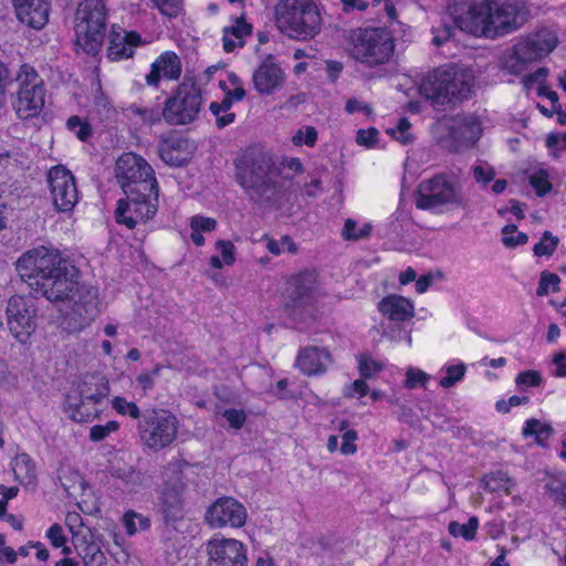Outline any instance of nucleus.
<instances>
[{
    "instance_id": "1",
    "label": "nucleus",
    "mask_w": 566,
    "mask_h": 566,
    "mask_svg": "<svg viewBox=\"0 0 566 566\" xmlns=\"http://www.w3.org/2000/svg\"><path fill=\"white\" fill-rule=\"evenodd\" d=\"M15 270L33 296L51 303L73 302L71 329H83L98 314L97 291L78 282L77 269L59 250L44 245L31 249L17 260Z\"/></svg>"
},
{
    "instance_id": "2",
    "label": "nucleus",
    "mask_w": 566,
    "mask_h": 566,
    "mask_svg": "<svg viewBox=\"0 0 566 566\" xmlns=\"http://www.w3.org/2000/svg\"><path fill=\"white\" fill-rule=\"evenodd\" d=\"M448 12L460 30L490 39L513 32L527 20L524 4L514 0H450Z\"/></svg>"
},
{
    "instance_id": "3",
    "label": "nucleus",
    "mask_w": 566,
    "mask_h": 566,
    "mask_svg": "<svg viewBox=\"0 0 566 566\" xmlns=\"http://www.w3.org/2000/svg\"><path fill=\"white\" fill-rule=\"evenodd\" d=\"M237 180L255 203L272 206L280 199L279 169L272 156L263 150L251 149L241 158Z\"/></svg>"
},
{
    "instance_id": "4",
    "label": "nucleus",
    "mask_w": 566,
    "mask_h": 566,
    "mask_svg": "<svg viewBox=\"0 0 566 566\" xmlns=\"http://www.w3.org/2000/svg\"><path fill=\"white\" fill-rule=\"evenodd\" d=\"M474 75L471 70L457 65L442 66L424 80L421 93L436 106L458 104L471 97Z\"/></svg>"
},
{
    "instance_id": "5",
    "label": "nucleus",
    "mask_w": 566,
    "mask_h": 566,
    "mask_svg": "<svg viewBox=\"0 0 566 566\" xmlns=\"http://www.w3.org/2000/svg\"><path fill=\"white\" fill-rule=\"evenodd\" d=\"M279 30L291 39H314L322 28V18L312 0H281L274 9Z\"/></svg>"
},
{
    "instance_id": "6",
    "label": "nucleus",
    "mask_w": 566,
    "mask_h": 566,
    "mask_svg": "<svg viewBox=\"0 0 566 566\" xmlns=\"http://www.w3.org/2000/svg\"><path fill=\"white\" fill-rule=\"evenodd\" d=\"M415 205L420 210L439 213L446 207L464 208L468 199L454 174L439 172L419 182Z\"/></svg>"
},
{
    "instance_id": "7",
    "label": "nucleus",
    "mask_w": 566,
    "mask_h": 566,
    "mask_svg": "<svg viewBox=\"0 0 566 566\" xmlns=\"http://www.w3.org/2000/svg\"><path fill=\"white\" fill-rule=\"evenodd\" d=\"M106 6L102 0H84L75 12L77 44L83 51L95 56L99 53L106 30Z\"/></svg>"
},
{
    "instance_id": "8",
    "label": "nucleus",
    "mask_w": 566,
    "mask_h": 566,
    "mask_svg": "<svg viewBox=\"0 0 566 566\" xmlns=\"http://www.w3.org/2000/svg\"><path fill=\"white\" fill-rule=\"evenodd\" d=\"M483 128L474 114L444 116L436 125L437 143L449 153L473 146L482 136Z\"/></svg>"
},
{
    "instance_id": "9",
    "label": "nucleus",
    "mask_w": 566,
    "mask_h": 566,
    "mask_svg": "<svg viewBox=\"0 0 566 566\" xmlns=\"http://www.w3.org/2000/svg\"><path fill=\"white\" fill-rule=\"evenodd\" d=\"M116 178L127 198H137L145 191L154 192V201L158 200V184L153 168L135 154L122 155L115 167Z\"/></svg>"
},
{
    "instance_id": "10",
    "label": "nucleus",
    "mask_w": 566,
    "mask_h": 566,
    "mask_svg": "<svg viewBox=\"0 0 566 566\" xmlns=\"http://www.w3.org/2000/svg\"><path fill=\"white\" fill-rule=\"evenodd\" d=\"M316 280L317 274L313 270L303 271L292 279L283 308L296 324H307L316 316Z\"/></svg>"
},
{
    "instance_id": "11",
    "label": "nucleus",
    "mask_w": 566,
    "mask_h": 566,
    "mask_svg": "<svg viewBox=\"0 0 566 566\" xmlns=\"http://www.w3.org/2000/svg\"><path fill=\"white\" fill-rule=\"evenodd\" d=\"M394 50V39L386 29H365L355 39L350 56L368 67H375L389 62Z\"/></svg>"
},
{
    "instance_id": "12",
    "label": "nucleus",
    "mask_w": 566,
    "mask_h": 566,
    "mask_svg": "<svg viewBox=\"0 0 566 566\" xmlns=\"http://www.w3.org/2000/svg\"><path fill=\"white\" fill-rule=\"evenodd\" d=\"M178 420L164 409L146 410L138 422V433L144 446L159 451L176 439Z\"/></svg>"
},
{
    "instance_id": "13",
    "label": "nucleus",
    "mask_w": 566,
    "mask_h": 566,
    "mask_svg": "<svg viewBox=\"0 0 566 566\" xmlns=\"http://www.w3.org/2000/svg\"><path fill=\"white\" fill-rule=\"evenodd\" d=\"M201 105V88L193 81H184L166 101L161 114L169 125H187L197 118Z\"/></svg>"
},
{
    "instance_id": "14",
    "label": "nucleus",
    "mask_w": 566,
    "mask_h": 566,
    "mask_svg": "<svg viewBox=\"0 0 566 566\" xmlns=\"http://www.w3.org/2000/svg\"><path fill=\"white\" fill-rule=\"evenodd\" d=\"M36 306L34 302L22 295H12L7 302V325L12 336L24 344L36 327Z\"/></svg>"
},
{
    "instance_id": "15",
    "label": "nucleus",
    "mask_w": 566,
    "mask_h": 566,
    "mask_svg": "<svg viewBox=\"0 0 566 566\" xmlns=\"http://www.w3.org/2000/svg\"><path fill=\"white\" fill-rule=\"evenodd\" d=\"M48 182L53 203L57 211H72L78 200L75 178L65 167L59 165L48 172Z\"/></svg>"
},
{
    "instance_id": "16",
    "label": "nucleus",
    "mask_w": 566,
    "mask_h": 566,
    "mask_svg": "<svg viewBox=\"0 0 566 566\" xmlns=\"http://www.w3.org/2000/svg\"><path fill=\"white\" fill-rule=\"evenodd\" d=\"M247 510L238 500L221 496L210 504L205 514V522L212 528L241 527L247 521Z\"/></svg>"
},
{
    "instance_id": "17",
    "label": "nucleus",
    "mask_w": 566,
    "mask_h": 566,
    "mask_svg": "<svg viewBox=\"0 0 566 566\" xmlns=\"http://www.w3.org/2000/svg\"><path fill=\"white\" fill-rule=\"evenodd\" d=\"M136 197L119 199L114 213L116 222L125 224L130 230L136 227L138 220L146 222L157 212V201H151L154 192L145 191Z\"/></svg>"
},
{
    "instance_id": "18",
    "label": "nucleus",
    "mask_w": 566,
    "mask_h": 566,
    "mask_svg": "<svg viewBox=\"0 0 566 566\" xmlns=\"http://www.w3.org/2000/svg\"><path fill=\"white\" fill-rule=\"evenodd\" d=\"M207 566H248L247 548L234 538H211L207 543Z\"/></svg>"
},
{
    "instance_id": "19",
    "label": "nucleus",
    "mask_w": 566,
    "mask_h": 566,
    "mask_svg": "<svg viewBox=\"0 0 566 566\" xmlns=\"http://www.w3.org/2000/svg\"><path fill=\"white\" fill-rule=\"evenodd\" d=\"M186 489L180 471L175 472L172 479L165 482L160 495V513L164 523L169 526L184 518L182 494Z\"/></svg>"
},
{
    "instance_id": "20",
    "label": "nucleus",
    "mask_w": 566,
    "mask_h": 566,
    "mask_svg": "<svg viewBox=\"0 0 566 566\" xmlns=\"http://www.w3.org/2000/svg\"><path fill=\"white\" fill-rule=\"evenodd\" d=\"M145 43L136 31H127L114 24L108 34L107 56L112 61L129 59L134 55L135 49Z\"/></svg>"
},
{
    "instance_id": "21",
    "label": "nucleus",
    "mask_w": 566,
    "mask_h": 566,
    "mask_svg": "<svg viewBox=\"0 0 566 566\" xmlns=\"http://www.w3.org/2000/svg\"><path fill=\"white\" fill-rule=\"evenodd\" d=\"M195 148L190 139L170 135L161 138L158 145V154L167 165L181 167L190 161Z\"/></svg>"
},
{
    "instance_id": "22",
    "label": "nucleus",
    "mask_w": 566,
    "mask_h": 566,
    "mask_svg": "<svg viewBox=\"0 0 566 566\" xmlns=\"http://www.w3.org/2000/svg\"><path fill=\"white\" fill-rule=\"evenodd\" d=\"M104 397L102 391L83 396V391H67L64 409L75 422H88L97 415L96 403Z\"/></svg>"
},
{
    "instance_id": "23",
    "label": "nucleus",
    "mask_w": 566,
    "mask_h": 566,
    "mask_svg": "<svg viewBox=\"0 0 566 566\" xmlns=\"http://www.w3.org/2000/svg\"><path fill=\"white\" fill-rule=\"evenodd\" d=\"M284 78V72L270 55L255 69L252 82L259 94L270 95L283 85Z\"/></svg>"
},
{
    "instance_id": "24",
    "label": "nucleus",
    "mask_w": 566,
    "mask_h": 566,
    "mask_svg": "<svg viewBox=\"0 0 566 566\" xmlns=\"http://www.w3.org/2000/svg\"><path fill=\"white\" fill-rule=\"evenodd\" d=\"M556 35L548 30H542L518 42L516 51L520 57L536 61L548 55L556 48Z\"/></svg>"
},
{
    "instance_id": "25",
    "label": "nucleus",
    "mask_w": 566,
    "mask_h": 566,
    "mask_svg": "<svg viewBox=\"0 0 566 566\" xmlns=\"http://www.w3.org/2000/svg\"><path fill=\"white\" fill-rule=\"evenodd\" d=\"M17 18L22 23L42 29L49 21L50 0H12Z\"/></svg>"
},
{
    "instance_id": "26",
    "label": "nucleus",
    "mask_w": 566,
    "mask_h": 566,
    "mask_svg": "<svg viewBox=\"0 0 566 566\" xmlns=\"http://www.w3.org/2000/svg\"><path fill=\"white\" fill-rule=\"evenodd\" d=\"M379 312L390 321L405 322L415 316V307L410 300L391 294L378 303Z\"/></svg>"
},
{
    "instance_id": "27",
    "label": "nucleus",
    "mask_w": 566,
    "mask_h": 566,
    "mask_svg": "<svg viewBox=\"0 0 566 566\" xmlns=\"http://www.w3.org/2000/svg\"><path fill=\"white\" fill-rule=\"evenodd\" d=\"M45 90H19L13 107L18 116L29 119L38 116L44 106Z\"/></svg>"
},
{
    "instance_id": "28",
    "label": "nucleus",
    "mask_w": 566,
    "mask_h": 566,
    "mask_svg": "<svg viewBox=\"0 0 566 566\" xmlns=\"http://www.w3.org/2000/svg\"><path fill=\"white\" fill-rule=\"evenodd\" d=\"M331 363V355L318 347H307L300 352L296 365L303 374L308 376L324 373Z\"/></svg>"
},
{
    "instance_id": "29",
    "label": "nucleus",
    "mask_w": 566,
    "mask_h": 566,
    "mask_svg": "<svg viewBox=\"0 0 566 566\" xmlns=\"http://www.w3.org/2000/svg\"><path fill=\"white\" fill-rule=\"evenodd\" d=\"M253 27L243 17L237 18L235 23L223 29V50L228 53L244 45V38L252 34Z\"/></svg>"
},
{
    "instance_id": "30",
    "label": "nucleus",
    "mask_w": 566,
    "mask_h": 566,
    "mask_svg": "<svg viewBox=\"0 0 566 566\" xmlns=\"http://www.w3.org/2000/svg\"><path fill=\"white\" fill-rule=\"evenodd\" d=\"M86 536L76 537L75 548L85 566H106V556L99 545Z\"/></svg>"
},
{
    "instance_id": "31",
    "label": "nucleus",
    "mask_w": 566,
    "mask_h": 566,
    "mask_svg": "<svg viewBox=\"0 0 566 566\" xmlns=\"http://www.w3.org/2000/svg\"><path fill=\"white\" fill-rule=\"evenodd\" d=\"M12 470L15 480L25 485L35 486L36 468L34 461L27 453L17 454L12 460Z\"/></svg>"
},
{
    "instance_id": "32",
    "label": "nucleus",
    "mask_w": 566,
    "mask_h": 566,
    "mask_svg": "<svg viewBox=\"0 0 566 566\" xmlns=\"http://www.w3.org/2000/svg\"><path fill=\"white\" fill-rule=\"evenodd\" d=\"M231 107L232 98L230 96H224L220 103L212 102L210 104L209 109L216 117V124L219 128H224L234 122L235 114L230 112Z\"/></svg>"
},
{
    "instance_id": "33",
    "label": "nucleus",
    "mask_w": 566,
    "mask_h": 566,
    "mask_svg": "<svg viewBox=\"0 0 566 566\" xmlns=\"http://www.w3.org/2000/svg\"><path fill=\"white\" fill-rule=\"evenodd\" d=\"M17 81L19 83V90H44L42 78L39 76L34 67L29 64L21 65Z\"/></svg>"
},
{
    "instance_id": "34",
    "label": "nucleus",
    "mask_w": 566,
    "mask_h": 566,
    "mask_svg": "<svg viewBox=\"0 0 566 566\" xmlns=\"http://www.w3.org/2000/svg\"><path fill=\"white\" fill-rule=\"evenodd\" d=\"M159 69L170 80H177L181 74V63L174 52H165L157 59Z\"/></svg>"
},
{
    "instance_id": "35",
    "label": "nucleus",
    "mask_w": 566,
    "mask_h": 566,
    "mask_svg": "<svg viewBox=\"0 0 566 566\" xmlns=\"http://www.w3.org/2000/svg\"><path fill=\"white\" fill-rule=\"evenodd\" d=\"M373 226L370 223H364L360 228L357 227V222L353 219H346L342 235L346 241H359L370 237Z\"/></svg>"
},
{
    "instance_id": "36",
    "label": "nucleus",
    "mask_w": 566,
    "mask_h": 566,
    "mask_svg": "<svg viewBox=\"0 0 566 566\" xmlns=\"http://www.w3.org/2000/svg\"><path fill=\"white\" fill-rule=\"evenodd\" d=\"M216 413L220 415L228 422V428L232 430H240L247 421V413L243 409L223 408L219 405L216 406Z\"/></svg>"
},
{
    "instance_id": "37",
    "label": "nucleus",
    "mask_w": 566,
    "mask_h": 566,
    "mask_svg": "<svg viewBox=\"0 0 566 566\" xmlns=\"http://www.w3.org/2000/svg\"><path fill=\"white\" fill-rule=\"evenodd\" d=\"M123 523L128 535H134L138 531L149 530L151 523L148 516H144L135 511H128L123 516Z\"/></svg>"
},
{
    "instance_id": "38",
    "label": "nucleus",
    "mask_w": 566,
    "mask_h": 566,
    "mask_svg": "<svg viewBox=\"0 0 566 566\" xmlns=\"http://www.w3.org/2000/svg\"><path fill=\"white\" fill-rule=\"evenodd\" d=\"M112 476L119 480L122 486L128 492H133L140 484V475L132 467L113 468Z\"/></svg>"
},
{
    "instance_id": "39",
    "label": "nucleus",
    "mask_w": 566,
    "mask_h": 566,
    "mask_svg": "<svg viewBox=\"0 0 566 566\" xmlns=\"http://www.w3.org/2000/svg\"><path fill=\"white\" fill-rule=\"evenodd\" d=\"M479 526V520L475 516L469 518L468 523L460 524L458 522H450L448 526L449 533L454 536H462L463 538L471 541L475 537V533Z\"/></svg>"
},
{
    "instance_id": "40",
    "label": "nucleus",
    "mask_w": 566,
    "mask_h": 566,
    "mask_svg": "<svg viewBox=\"0 0 566 566\" xmlns=\"http://www.w3.org/2000/svg\"><path fill=\"white\" fill-rule=\"evenodd\" d=\"M553 429L549 424L541 423V421L536 419L527 420L525 427L523 428V436L530 437L534 436L535 440L538 444H543V441L549 438Z\"/></svg>"
},
{
    "instance_id": "41",
    "label": "nucleus",
    "mask_w": 566,
    "mask_h": 566,
    "mask_svg": "<svg viewBox=\"0 0 566 566\" xmlns=\"http://www.w3.org/2000/svg\"><path fill=\"white\" fill-rule=\"evenodd\" d=\"M558 243L559 239L551 231H545L541 241L534 245L533 252L536 256H551L555 252Z\"/></svg>"
},
{
    "instance_id": "42",
    "label": "nucleus",
    "mask_w": 566,
    "mask_h": 566,
    "mask_svg": "<svg viewBox=\"0 0 566 566\" xmlns=\"http://www.w3.org/2000/svg\"><path fill=\"white\" fill-rule=\"evenodd\" d=\"M548 177V172L545 169H538L530 176V185L534 188L538 197H544L552 190L553 186Z\"/></svg>"
},
{
    "instance_id": "43",
    "label": "nucleus",
    "mask_w": 566,
    "mask_h": 566,
    "mask_svg": "<svg viewBox=\"0 0 566 566\" xmlns=\"http://www.w3.org/2000/svg\"><path fill=\"white\" fill-rule=\"evenodd\" d=\"M465 370L467 366L463 363L448 366L447 375L440 379L439 385L443 388L453 387L464 377Z\"/></svg>"
},
{
    "instance_id": "44",
    "label": "nucleus",
    "mask_w": 566,
    "mask_h": 566,
    "mask_svg": "<svg viewBox=\"0 0 566 566\" xmlns=\"http://www.w3.org/2000/svg\"><path fill=\"white\" fill-rule=\"evenodd\" d=\"M483 483L486 490L491 492H497L501 490H507V483L510 479L506 473L502 471L485 474L483 476Z\"/></svg>"
},
{
    "instance_id": "45",
    "label": "nucleus",
    "mask_w": 566,
    "mask_h": 566,
    "mask_svg": "<svg viewBox=\"0 0 566 566\" xmlns=\"http://www.w3.org/2000/svg\"><path fill=\"white\" fill-rule=\"evenodd\" d=\"M66 126L82 142H86L92 136L91 125L83 122L78 116H71L66 122Z\"/></svg>"
},
{
    "instance_id": "46",
    "label": "nucleus",
    "mask_w": 566,
    "mask_h": 566,
    "mask_svg": "<svg viewBox=\"0 0 566 566\" xmlns=\"http://www.w3.org/2000/svg\"><path fill=\"white\" fill-rule=\"evenodd\" d=\"M151 7L169 18H176L182 10V0H150Z\"/></svg>"
},
{
    "instance_id": "47",
    "label": "nucleus",
    "mask_w": 566,
    "mask_h": 566,
    "mask_svg": "<svg viewBox=\"0 0 566 566\" xmlns=\"http://www.w3.org/2000/svg\"><path fill=\"white\" fill-rule=\"evenodd\" d=\"M430 375L418 368H408L406 373L405 387L412 389L416 387H427Z\"/></svg>"
},
{
    "instance_id": "48",
    "label": "nucleus",
    "mask_w": 566,
    "mask_h": 566,
    "mask_svg": "<svg viewBox=\"0 0 566 566\" xmlns=\"http://www.w3.org/2000/svg\"><path fill=\"white\" fill-rule=\"evenodd\" d=\"M559 282L560 279L557 274L551 273L548 271H543L541 273V279L538 283V287L536 291L537 296H544L548 294V286L552 285L553 292L559 291Z\"/></svg>"
},
{
    "instance_id": "49",
    "label": "nucleus",
    "mask_w": 566,
    "mask_h": 566,
    "mask_svg": "<svg viewBox=\"0 0 566 566\" xmlns=\"http://www.w3.org/2000/svg\"><path fill=\"white\" fill-rule=\"evenodd\" d=\"M530 62H534L533 60H524L518 56L516 51V44L513 48V53L505 60L504 69L514 75H518L524 72L526 64Z\"/></svg>"
},
{
    "instance_id": "50",
    "label": "nucleus",
    "mask_w": 566,
    "mask_h": 566,
    "mask_svg": "<svg viewBox=\"0 0 566 566\" xmlns=\"http://www.w3.org/2000/svg\"><path fill=\"white\" fill-rule=\"evenodd\" d=\"M266 248L271 253L275 255H279L282 251L285 250L290 253H295L297 250L296 244L289 235L282 237L280 241L269 240Z\"/></svg>"
},
{
    "instance_id": "51",
    "label": "nucleus",
    "mask_w": 566,
    "mask_h": 566,
    "mask_svg": "<svg viewBox=\"0 0 566 566\" xmlns=\"http://www.w3.org/2000/svg\"><path fill=\"white\" fill-rule=\"evenodd\" d=\"M317 140V130L313 126H306L305 133L298 129L293 136L292 142L294 145L300 146L305 144L306 146L313 147Z\"/></svg>"
},
{
    "instance_id": "52",
    "label": "nucleus",
    "mask_w": 566,
    "mask_h": 566,
    "mask_svg": "<svg viewBox=\"0 0 566 566\" xmlns=\"http://www.w3.org/2000/svg\"><path fill=\"white\" fill-rule=\"evenodd\" d=\"M114 409L122 415H129L134 419H138L140 417V411L136 403L129 402L122 397H115L113 400Z\"/></svg>"
},
{
    "instance_id": "53",
    "label": "nucleus",
    "mask_w": 566,
    "mask_h": 566,
    "mask_svg": "<svg viewBox=\"0 0 566 566\" xmlns=\"http://www.w3.org/2000/svg\"><path fill=\"white\" fill-rule=\"evenodd\" d=\"M546 490L554 502L566 509V482H552L546 484Z\"/></svg>"
},
{
    "instance_id": "54",
    "label": "nucleus",
    "mask_w": 566,
    "mask_h": 566,
    "mask_svg": "<svg viewBox=\"0 0 566 566\" xmlns=\"http://www.w3.org/2000/svg\"><path fill=\"white\" fill-rule=\"evenodd\" d=\"M516 386L538 387L542 384V376L536 370H526L515 378Z\"/></svg>"
},
{
    "instance_id": "55",
    "label": "nucleus",
    "mask_w": 566,
    "mask_h": 566,
    "mask_svg": "<svg viewBox=\"0 0 566 566\" xmlns=\"http://www.w3.org/2000/svg\"><path fill=\"white\" fill-rule=\"evenodd\" d=\"M378 130L375 127L368 129H359L357 132L356 142L360 146L371 148L376 145Z\"/></svg>"
},
{
    "instance_id": "56",
    "label": "nucleus",
    "mask_w": 566,
    "mask_h": 566,
    "mask_svg": "<svg viewBox=\"0 0 566 566\" xmlns=\"http://www.w3.org/2000/svg\"><path fill=\"white\" fill-rule=\"evenodd\" d=\"M216 226L217 221L214 219L202 216H195L190 221L191 230H198L200 232L212 231L214 230Z\"/></svg>"
},
{
    "instance_id": "57",
    "label": "nucleus",
    "mask_w": 566,
    "mask_h": 566,
    "mask_svg": "<svg viewBox=\"0 0 566 566\" xmlns=\"http://www.w3.org/2000/svg\"><path fill=\"white\" fill-rule=\"evenodd\" d=\"M343 442H342V446H340V451L343 454H354L357 450L356 448V444H355V441L357 440L358 438V434L355 430L350 429V430H346L344 433H343Z\"/></svg>"
},
{
    "instance_id": "58",
    "label": "nucleus",
    "mask_w": 566,
    "mask_h": 566,
    "mask_svg": "<svg viewBox=\"0 0 566 566\" xmlns=\"http://www.w3.org/2000/svg\"><path fill=\"white\" fill-rule=\"evenodd\" d=\"M473 177L476 182L486 186L494 179L495 171L492 167H484L482 165H478L473 167Z\"/></svg>"
},
{
    "instance_id": "59",
    "label": "nucleus",
    "mask_w": 566,
    "mask_h": 566,
    "mask_svg": "<svg viewBox=\"0 0 566 566\" xmlns=\"http://www.w3.org/2000/svg\"><path fill=\"white\" fill-rule=\"evenodd\" d=\"M217 249L220 251L222 261L226 265H231L234 263V245L230 241L220 240L216 243Z\"/></svg>"
},
{
    "instance_id": "60",
    "label": "nucleus",
    "mask_w": 566,
    "mask_h": 566,
    "mask_svg": "<svg viewBox=\"0 0 566 566\" xmlns=\"http://www.w3.org/2000/svg\"><path fill=\"white\" fill-rule=\"evenodd\" d=\"M381 369V365L375 360L361 357L359 360V373L363 378H370Z\"/></svg>"
},
{
    "instance_id": "61",
    "label": "nucleus",
    "mask_w": 566,
    "mask_h": 566,
    "mask_svg": "<svg viewBox=\"0 0 566 566\" xmlns=\"http://www.w3.org/2000/svg\"><path fill=\"white\" fill-rule=\"evenodd\" d=\"M46 537L50 539L54 547L64 546L66 538L63 534V528L60 524H53L46 532Z\"/></svg>"
},
{
    "instance_id": "62",
    "label": "nucleus",
    "mask_w": 566,
    "mask_h": 566,
    "mask_svg": "<svg viewBox=\"0 0 566 566\" xmlns=\"http://www.w3.org/2000/svg\"><path fill=\"white\" fill-rule=\"evenodd\" d=\"M454 28L450 24H443L440 29H436L433 31L434 35L432 38V43L436 46H441L453 35Z\"/></svg>"
},
{
    "instance_id": "63",
    "label": "nucleus",
    "mask_w": 566,
    "mask_h": 566,
    "mask_svg": "<svg viewBox=\"0 0 566 566\" xmlns=\"http://www.w3.org/2000/svg\"><path fill=\"white\" fill-rule=\"evenodd\" d=\"M84 385L87 387H95V389H107L108 380L102 373L96 371L85 376Z\"/></svg>"
},
{
    "instance_id": "64",
    "label": "nucleus",
    "mask_w": 566,
    "mask_h": 566,
    "mask_svg": "<svg viewBox=\"0 0 566 566\" xmlns=\"http://www.w3.org/2000/svg\"><path fill=\"white\" fill-rule=\"evenodd\" d=\"M552 364L555 366L553 375L555 377H566V352L560 350L552 357Z\"/></svg>"
}]
</instances>
